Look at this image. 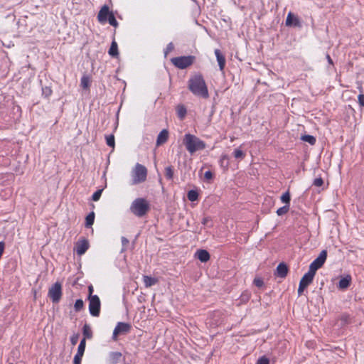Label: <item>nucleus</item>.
<instances>
[{"mask_svg":"<svg viewBox=\"0 0 364 364\" xmlns=\"http://www.w3.org/2000/svg\"><path fill=\"white\" fill-rule=\"evenodd\" d=\"M326 58L328 60V62L330 63V64H333V61H332V59L331 58L330 55H326Z\"/></svg>","mask_w":364,"mask_h":364,"instance_id":"50","label":"nucleus"},{"mask_svg":"<svg viewBox=\"0 0 364 364\" xmlns=\"http://www.w3.org/2000/svg\"><path fill=\"white\" fill-rule=\"evenodd\" d=\"M187 197L190 201H196L198 200V193L196 191L191 190L188 192Z\"/></svg>","mask_w":364,"mask_h":364,"instance_id":"25","label":"nucleus"},{"mask_svg":"<svg viewBox=\"0 0 364 364\" xmlns=\"http://www.w3.org/2000/svg\"><path fill=\"white\" fill-rule=\"evenodd\" d=\"M94 220H95V213H94V212H91L87 215V217L85 218V226L87 228L92 226V224L94 223Z\"/></svg>","mask_w":364,"mask_h":364,"instance_id":"23","label":"nucleus"},{"mask_svg":"<svg viewBox=\"0 0 364 364\" xmlns=\"http://www.w3.org/2000/svg\"><path fill=\"white\" fill-rule=\"evenodd\" d=\"M306 288V287L301 285V284L299 283V288H298V294L299 296L301 295L304 289Z\"/></svg>","mask_w":364,"mask_h":364,"instance_id":"45","label":"nucleus"},{"mask_svg":"<svg viewBox=\"0 0 364 364\" xmlns=\"http://www.w3.org/2000/svg\"><path fill=\"white\" fill-rule=\"evenodd\" d=\"M85 346H86V341L85 338H83L80 342V344L77 348V353L75 354L74 359H73V363L74 364H80L82 358L84 355L85 350Z\"/></svg>","mask_w":364,"mask_h":364,"instance_id":"10","label":"nucleus"},{"mask_svg":"<svg viewBox=\"0 0 364 364\" xmlns=\"http://www.w3.org/2000/svg\"><path fill=\"white\" fill-rule=\"evenodd\" d=\"M196 257L202 262H206L210 259V254L205 250H198L196 252Z\"/></svg>","mask_w":364,"mask_h":364,"instance_id":"16","label":"nucleus"},{"mask_svg":"<svg viewBox=\"0 0 364 364\" xmlns=\"http://www.w3.org/2000/svg\"><path fill=\"white\" fill-rule=\"evenodd\" d=\"M80 85L84 89H87L90 86V77L87 75L82 77L80 80Z\"/></svg>","mask_w":364,"mask_h":364,"instance_id":"26","label":"nucleus"},{"mask_svg":"<svg viewBox=\"0 0 364 364\" xmlns=\"http://www.w3.org/2000/svg\"><path fill=\"white\" fill-rule=\"evenodd\" d=\"M315 274L316 273L311 272V270L309 269L308 272L302 277L299 283L307 287L312 282Z\"/></svg>","mask_w":364,"mask_h":364,"instance_id":"14","label":"nucleus"},{"mask_svg":"<svg viewBox=\"0 0 364 364\" xmlns=\"http://www.w3.org/2000/svg\"><path fill=\"white\" fill-rule=\"evenodd\" d=\"M288 272V267L284 263H280L277 267L276 274L281 277L284 278Z\"/></svg>","mask_w":364,"mask_h":364,"instance_id":"17","label":"nucleus"},{"mask_svg":"<svg viewBox=\"0 0 364 364\" xmlns=\"http://www.w3.org/2000/svg\"><path fill=\"white\" fill-rule=\"evenodd\" d=\"M168 138V132L166 129H163L160 132L157 136L156 144L157 146H160L164 144Z\"/></svg>","mask_w":364,"mask_h":364,"instance_id":"18","label":"nucleus"},{"mask_svg":"<svg viewBox=\"0 0 364 364\" xmlns=\"http://www.w3.org/2000/svg\"><path fill=\"white\" fill-rule=\"evenodd\" d=\"M257 364H269V360L267 357L262 356L258 359Z\"/></svg>","mask_w":364,"mask_h":364,"instance_id":"37","label":"nucleus"},{"mask_svg":"<svg viewBox=\"0 0 364 364\" xmlns=\"http://www.w3.org/2000/svg\"><path fill=\"white\" fill-rule=\"evenodd\" d=\"M173 49V44L172 43H169L167 45V47H166V51H165V55H166L168 54V53L172 51Z\"/></svg>","mask_w":364,"mask_h":364,"instance_id":"40","label":"nucleus"},{"mask_svg":"<svg viewBox=\"0 0 364 364\" xmlns=\"http://www.w3.org/2000/svg\"><path fill=\"white\" fill-rule=\"evenodd\" d=\"M122 246H123V248L122 249V252H123L125 250V247L128 245L129 240L126 237H122Z\"/></svg>","mask_w":364,"mask_h":364,"instance_id":"42","label":"nucleus"},{"mask_svg":"<svg viewBox=\"0 0 364 364\" xmlns=\"http://www.w3.org/2000/svg\"><path fill=\"white\" fill-rule=\"evenodd\" d=\"M143 282L144 286L148 288L157 284L158 279L154 277H151L147 275L143 276Z\"/></svg>","mask_w":364,"mask_h":364,"instance_id":"20","label":"nucleus"},{"mask_svg":"<svg viewBox=\"0 0 364 364\" xmlns=\"http://www.w3.org/2000/svg\"><path fill=\"white\" fill-rule=\"evenodd\" d=\"M107 21L109 22V23L114 26V27H117V25H118V23L114 17V15L113 14V13H112L107 18Z\"/></svg>","mask_w":364,"mask_h":364,"instance_id":"32","label":"nucleus"},{"mask_svg":"<svg viewBox=\"0 0 364 364\" xmlns=\"http://www.w3.org/2000/svg\"><path fill=\"white\" fill-rule=\"evenodd\" d=\"M326 258V250H322L318 256L310 264L309 269H310L311 272L316 273V272L323 265Z\"/></svg>","mask_w":364,"mask_h":364,"instance_id":"6","label":"nucleus"},{"mask_svg":"<svg viewBox=\"0 0 364 364\" xmlns=\"http://www.w3.org/2000/svg\"><path fill=\"white\" fill-rule=\"evenodd\" d=\"M88 291L90 296H92V294L93 292V287L92 285L88 287Z\"/></svg>","mask_w":364,"mask_h":364,"instance_id":"49","label":"nucleus"},{"mask_svg":"<svg viewBox=\"0 0 364 364\" xmlns=\"http://www.w3.org/2000/svg\"><path fill=\"white\" fill-rule=\"evenodd\" d=\"M83 335L85 336L84 338H85V339L92 338V331H91L90 326L87 324H85L83 326Z\"/></svg>","mask_w":364,"mask_h":364,"instance_id":"27","label":"nucleus"},{"mask_svg":"<svg viewBox=\"0 0 364 364\" xmlns=\"http://www.w3.org/2000/svg\"><path fill=\"white\" fill-rule=\"evenodd\" d=\"M323 181L321 178H316L314 181V185L317 186V187H320L323 185Z\"/></svg>","mask_w":364,"mask_h":364,"instance_id":"39","label":"nucleus"},{"mask_svg":"<svg viewBox=\"0 0 364 364\" xmlns=\"http://www.w3.org/2000/svg\"><path fill=\"white\" fill-rule=\"evenodd\" d=\"M112 355H113V357L114 358H119L122 356L121 353H119V352L112 353Z\"/></svg>","mask_w":364,"mask_h":364,"instance_id":"47","label":"nucleus"},{"mask_svg":"<svg viewBox=\"0 0 364 364\" xmlns=\"http://www.w3.org/2000/svg\"><path fill=\"white\" fill-rule=\"evenodd\" d=\"M149 203L144 198H136L134 200L131 206V212L138 217L144 215L149 210Z\"/></svg>","mask_w":364,"mask_h":364,"instance_id":"4","label":"nucleus"},{"mask_svg":"<svg viewBox=\"0 0 364 364\" xmlns=\"http://www.w3.org/2000/svg\"><path fill=\"white\" fill-rule=\"evenodd\" d=\"M358 102L360 106L364 107V95L360 94L358 97Z\"/></svg>","mask_w":364,"mask_h":364,"instance_id":"43","label":"nucleus"},{"mask_svg":"<svg viewBox=\"0 0 364 364\" xmlns=\"http://www.w3.org/2000/svg\"><path fill=\"white\" fill-rule=\"evenodd\" d=\"M79 338L78 334H74L70 337V342L73 346H75L77 344Z\"/></svg>","mask_w":364,"mask_h":364,"instance_id":"38","label":"nucleus"},{"mask_svg":"<svg viewBox=\"0 0 364 364\" xmlns=\"http://www.w3.org/2000/svg\"><path fill=\"white\" fill-rule=\"evenodd\" d=\"M242 297H245V300L247 301L250 298V296L248 294L247 295H242Z\"/></svg>","mask_w":364,"mask_h":364,"instance_id":"51","label":"nucleus"},{"mask_svg":"<svg viewBox=\"0 0 364 364\" xmlns=\"http://www.w3.org/2000/svg\"><path fill=\"white\" fill-rule=\"evenodd\" d=\"M228 161V155L223 154V155L221 156L220 159V162L221 166H223L225 161Z\"/></svg>","mask_w":364,"mask_h":364,"instance_id":"44","label":"nucleus"},{"mask_svg":"<svg viewBox=\"0 0 364 364\" xmlns=\"http://www.w3.org/2000/svg\"><path fill=\"white\" fill-rule=\"evenodd\" d=\"M194 58H195L191 55L181 56L172 58L171 62L176 67L180 69H185L193 64Z\"/></svg>","mask_w":364,"mask_h":364,"instance_id":"5","label":"nucleus"},{"mask_svg":"<svg viewBox=\"0 0 364 364\" xmlns=\"http://www.w3.org/2000/svg\"><path fill=\"white\" fill-rule=\"evenodd\" d=\"M4 250V243L3 242H0V258L2 256Z\"/></svg>","mask_w":364,"mask_h":364,"instance_id":"46","label":"nucleus"},{"mask_svg":"<svg viewBox=\"0 0 364 364\" xmlns=\"http://www.w3.org/2000/svg\"><path fill=\"white\" fill-rule=\"evenodd\" d=\"M286 26H294V27H301V22L299 18L293 14L291 12H289L287 14L286 19Z\"/></svg>","mask_w":364,"mask_h":364,"instance_id":"12","label":"nucleus"},{"mask_svg":"<svg viewBox=\"0 0 364 364\" xmlns=\"http://www.w3.org/2000/svg\"><path fill=\"white\" fill-rule=\"evenodd\" d=\"M351 282V277L350 275H346L345 277H343L340 279L338 283V288L341 289H347Z\"/></svg>","mask_w":364,"mask_h":364,"instance_id":"19","label":"nucleus"},{"mask_svg":"<svg viewBox=\"0 0 364 364\" xmlns=\"http://www.w3.org/2000/svg\"><path fill=\"white\" fill-rule=\"evenodd\" d=\"M89 311L92 316H98L100 311V301L97 295L89 296Z\"/></svg>","mask_w":364,"mask_h":364,"instance_id":"7","label":"nucleus"},{"mask_svg":"<svg viewBox=\"0 0 364 364\" xmlns=\"http://www.w3.org/2000/svg\"><path fill=\"white\" fill-rule=\"evenodd\" d=\"M210 218L206 217V218H204L203 219V220H202V223H203V225H207V224H208V222H210Z\"/></svg>","mask_w":364,"mask_h":364,"instance_id":"48","label":"nucleus"},{"mask_svg":"<svg viewBox=\"0 0 364 364\" xmlns=\"http://www.w3.org/2000/svg\"><path fill=\"white\" fill-rule=\"evenodd\" d=\"M102 193V190H97L95 191L92 196V200L94 201H97L100 198Z\"/></svg>","mask_w":364,"mask_h":364,"instance_id":"35","label":"nucleus"},{"mask_svg":"<svg viewBox=\"0 0 364 364\" xmlns=\"http://www.w3.org/2000/svg\"><path fill=\"white\" fill-rule=\"evenodd\" d=\"M291 197L289 191L285 192L283 193L281 196V200L282 203H285L286 205H289Z\"/></svg>","mask_w":364,"mask_h":364,"instance_id":"28","label":"nucleus"},{"mask_svg":"<svg viewBox=\"0 0 364 364\" xmlns=\"http://www.w3.org/2000/svg\"><path fill=\"white\" fill-rule=\"evenodd\" d=\"M84 306V302L82 299H77L75 304L74 309L75 311H80Z\"/></svg>","mask_w":364,"mask_h":364,"instance_id":"30","label":"nucleus"},{"mask_svg":"<svg viewBox=\"0 0 364 364\" xmlns=\"http://www.w3.org/2000/svg\"><path fill=\"white\" fill-rule=\"evenodd\" d=\"M109 54L113 57H117L118 55V46L117 43L115 41L112 42L111 46L109 50Z\"/></svg>","mask_w":364,"mask_h":364,"instance_id":"21","label":"nucleus"},{"mask_svg":"<svg viewBox=\"0 0 364 364\" xmlns=\"http://www.w3.org/2000/svg\"><path fill=\"white\" fill-rule=\"evenodd\" d=\"M88 247V242L86 240H82L76 243L75 250L78 255H82L85 253Z\"/></svg>","mask_w":364,"mask_h":364,"instance_id":"13","label":"nucleus"},{"mask_svg":"<svg viewBox=\"0 0 364 364\" xmlns=\"http://www.w3.org/2000/svg\"><path fill=\"white\" fill-rule=\"evenodd\" d=\"M215 55L216 56L220 70L223 71L225 66V58L219 49L215 50Z\"/></svg>","mask_w":364,"mask_h":364,"instance_id":"15","label":"nucleus"},{"mask_svg":"<svg viewBox=\"0 0 364 364\" xmlns=\"http://www.w3.org/2000/svg\"><path fill=\"white\" fill-rule=\"evenodd\" d=\"M112 12L109 11V7L104 5L100 10L97 14L98 21L101 23H105L107 21V18Z\"/></svg>","mask_w":364,"mask_h":364,"instance_id":"11","label":"nucleus"},{"mask_svg":"<svg viewBox=\"0 0 364 364\" xmlns=\"http://www.w3.org/2000/svg\"><path fill=\"white\" fill-rule=\"evenodd\" d=\"M132 328L131 324L124 322H119L115 326L113 333L112 340L117 341L119 335L128 333Z\"/></svg>","mask_w":364,"mask_h":364,"instance_id":"8","label":"nucleus"},{"mask_svg":"<svg viewBox=\"0 0 364 364\" xmlns=\"http://www.w3.org/2000/svg\"><path fill=\"white\" fill-rule=\"evenodd\" d=\"M106 142L109 146H114V136L112 134L106 136Z\"/></svg>","mask_w":364,"mask_h":364,"instance_id":"33","label":"nucleus"},{"mask_svg":"<svg viewBox=\"0 0 364 364\" xmlns=\"http://www.w3.org/2000/svg\"><path fill=\"white\" fill-rule=\"evenodd\" d=\"M48 296L53 303H58L62 296V286L60 283L55 282L48 291Z\"/></svg>","mask_w":364,"mask_h":364,"instance_id":"9","label":"nucleus"},{"mask_svg":"<svg viewBox=\"0 0 364 364\" xmlns=\"http://www.w3.org/2000/svg\"><path fill=\"white\" fill-rule=\"evenodd\" d=\"M132 185L141 183L146 180L147 168L142 164L137 163L131 172Z\"/></svg>","mask_w":364,"mask_h":364,"instance_id":"3","label":"nucleus"},{"mask_svg":"<svg viewBox=\"0 0 364 364\" xmlns=\"http://www.w3.org/2000/svg\"><path fill=\"white\" fill-rule=\"evenodd\" d=\"M188 88L196 96L203 98H208L209 96L208 87L201 75H196L189 79Z\"/></svg>","mask_w":364,"mask_h":364,"instance_id":"1","label":"nucleus"},{"mask_svg":"<svg viewBox=\"0 0 364 364\" xmlns=\"http://www.w3.org/2000/svg\"><path fill=\"white\" fill-rule=\"evenodd\" d=\"M233 155L235 158L242 159L245 156V154L240 149H236L233 152Z\"/></svg>","mask_w":364,"mask_h":364,"instance_id":"31","label":"nucleus"},{"mask_svg":"<svg viewBox=\"0 0 364 364\" xmlns=\"http://www.w3.org/2000/svg\"><path fill=\"white\" fill-rule=\"evenodd\" d=\"M213 176V173L210 171H207L204 173V177L207 180L212 179Z\"/></svg>","mask_w":364,"mask_h":364,"instance_id":"41","label":"nucleus"},{"mask_svg":"<svg viewBox=\"0 0 364 364\" xmlns=\"http://www.w3.org/2000/svg\"><path fill=\"white\" fill-rule=\"evenodd\" d=\"M183 143L190 154H193L197 151L203 150L205 148V143L203 141L191 134H185Z\"/></svg>","mask_w":364,"mask_h":364,"instance_id":"2","label":"nucleus"},{"mask_svg":"<svg viewBox=\"0 0 364 364\" xmlns=\"http://www.w3.org/2000/svg\"><path fill=\"white\" fill-rule=\"evenodd\" d=\"M289 205H285L284 206L281 207L277 209V214L279 216L283 215L286 214L289 211Z\"/></svg>","mask_w":364,"mask_h":364,"instance_id":"29","label":"nucleus"},{"mask_svg":"<svg viewBox=\"0 0 364 364\" xmlns=\"http://www.w3.org/2000/svg\"><path fill=\"white\" fill-rule=\"evenodd\" d=\"M165 175L168 179H172L173 176V171L171 166H167L165 168Z\"/></svg>","mask_w":364,"mask_h":364,"instance_id":"34","label":"nucleus"},{"mask_svg":"<svg viewBox=\"0 0 364 364\" xmlns=\"http://www.w3.org/2000/svg\"><path fill=\"white\" fill-rule=\"evenodd\" d=\"M253 283L257 287H262L264 284L263 280L259 277L255 278Z\"/></svg>","mask_w":364,"mask_h":364,"instance_id":"36","label":"nucleus"},{"mask_svg":"<svg viewBox=\"0 0 364 364\" xmlns=\"http://www.w3.org/2000/svg\"><path fill=\"white\" fill-rule=\"evenodd\" d=\"M176 112H177L178 117L181 119H183L186 115L187 111H186V107L183 105H178V106H177V108H176Z\"/></svg>","mask_w":364,"mask_h":364,"instance_id":"22","label":"nucleus"},{"mask_svg":"<svg viewBox=\"0 0 364 364\" xmlns=\"http://www.w3.org/2000/svg\"><path fill=\"white\" fill-rule=\"evenodd\" d=\"M301 139L305 142L309 143L311 145H314L316 141V138L311 135L301 136Z\"/></svg>","mask_w":364,"mask_h":364,"instance_id":"24","label":"nucleus"}]
</instances>
